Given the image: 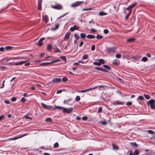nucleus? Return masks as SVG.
Returning <instances> with one entry per match:
<instances>
[{
  "instance_id": "nucleus-33",
  "label": "nucleus",
  "mask_w": 155,
  "mask_h": 155,
  "mask_svg": "<svg viewBox=\"0 0 155 155\" xmlns=\"http://www.w3.org/2000/svg\"><path fill=\"white\" fill-rule=\"evenodd\" d=\"M45 121L46 122H52V120L51 118L48 117V118H46V119L45 120Z\"/></svg>"
},
{
  "instance_id": "nucleus-34",
  "label": "nucleus",
  "mask_w": 155,
  "mask_h": 155,
  "mask_svg": "<svg viewBox=\"0 0 155 155\" xmlns=\"http://www.w3.org/2000/svg\"><path fill=\"white\" fill-rule=\"evenodd\" d=\"M55 28H51V30L53 31H54L57 29L59 27V25L58 24H56L55 25Z\"/></svg>"
},
{
  "instance_id": "nucleus-64",
  "label": "nucleus",
  "mask_w": 155,
  "mask_h": 155,
  "mask_svg": "<svg viewBox=\"0 0 155 155\" xmlns=\"http://www.w3.org/2000/svg\"><path fill=\"white\" fill-rule=\"evenodd\" d=\"M83 44H84L83 42V41H81L79 45V47H81L83 45Z\"/></svg>"
},
{
  "instance_id": "nucleus-26",
  "label": "nucleus",
  "mask_w": 155,
  "mask_h": 155,
  "mask_svg": "<svg viewBox=\"0 0 155 155\" xmlns=\"http://www.w3.org/2000/svg\"><path fill=\"white\" fill-rule=\"evenodd\" d=\"M98 14L100 16H103L106 15L107 14V13L103 12V11H101Z\"/></svg>"
},
{
  "instance_id": "nucleus-40",
  "label": "nucleus",
  "mask_w": 155,
  "mask_h": 155,
  "mask_svg": "<svg viewBox=\"0 0 155 155\" xmlns=\"http://www.w3.org/2000/svg\"><path fill=\"white\" fill-rule=\"evenodd\" d=\"M131 11H130L129 12V13L126 16L125 18V19L126 20H127L128 19L130 15L131 14Z\"/></svg>"
},
{
  "instance_id": "nucleus-24",
  "label": "nucleus",
  "mask_w": 155,
  "mask_h": 155,
  "mask_svg": "<svg viewBox=\"0 0 155 155\" xmlns=\"http://www.w3.org/2000/svg\"><path fill=\"white\" fill-rule=\"evenodd\" d=\"M113 149L114 150H118L119 149L118 147L115 144H112Z\"/></svg>"
},
{
  "instance_id": "nucleus-54",
  "label": "nucleus",
  "mask_w": 155,
  "mask_h": 155,
  "mask_svg": "<svg viewBox=\"0 0 155 155\" xmlns=\"http://www.w3.org/2000/svg\"><path fill=\"white\" fill-rule=\"evenodd\" d=\"M55 108L57 109H63H63L64 108V107H59V106H55Z\"/></svg>"
},
{
  "instance_id": "nucleus-61",
  "label": "nucleus",
  "mask_w": 155,
  "mask_h": 155,
  "mask_svg": "<svg viewBox=\"0 0 155 155\" xmlns=\"http://www.w3.org/2000/svg\"><path fill=\"white\" fill-rule=\"evenodd\" d=\"M26 101V99L24 97H22L21 99V101L25 102Z\"/></svg>"
},
{
  "instance_id": "nucleus-23",
  "label": "nucleus",
  "mask_w": 155,
  "mask_h": 155,
  "mask_svg": "<svg viewBox=\"0 0 155 155\" xmlns=\"http://www.w3.org/2000/svg\"><path fill=\"white\" fill-rule=\"evenodd\" d=\"M43 19L45 21L46 23L47 22L48 20V16L46 15H45L43 18Z\"/></svg>"
},
{
  "instance_id": "nucleus-43",
  "label": "nucleus",
  "mask_w": 155,
  "mask_h": 155,
  "mask_svg": "<svg viewBox=\"0 0 155 155\" xmlns=\"http://www.w3.org/2000/svg\"><path fill=\"white\" fill-rule=\"evenodd\" d=\"M92 9H93V8H84L82 9V11H88V10H92Z\"/></svg>"
},
{
  "instance_id": "nucleus-57",
  "label": "nucleus",
  "mask_w": 155,
  "mask_h": 155,
  "mask_svg": "<svg viewBox=\"0 0 155 155\" xmlns=\"http://www.w3.org/2000/svg\"><path fill=\"white\" fill-rule=\"evenodd\" d=\"M116 57L117 58H120L121 57V55L120 54H117L116 55Z\"/></svg>"
},
{
  "instance_id": "nucleus-6",
  "label": "nucleus",
  "mask_w": 155,
  "mask_h": 155,
  "mask_svg": "<svg viewBox=\"0 0 155 155\" xmlns=\"http://www.w3.org/2000/svg\"><path fill=\"white\" fill-rule=\"evenodd\" d=\"M79 29V27L76 25H74L73 27H71L70 30V31H71L73 32L75 30H78Z\"/></svg>"
},
{
  "instance_id": "nucleus-28",
  "label": "nucleus",
  "mask_w": 155,
  "mask_h": 155,
  "mask_svg": "<svg viewBox=\"0 0 155 155\" xmlns=\"http://www.w3.org/2000/svg\"><path fill=\"white\" fill-rule=\"evenodd\" d=\"M99 62L100 63L101 65V64H104L105 62L104 60L102 59H100L98 60Z\"/></svg>"
},
{
  "instance_id": "nucleus-12",
  "label": "nucleus",
  "mask_w": 155,
  "mask_h": 155,
  "mask_svg": "<svg viewBox=\"0 0 155 155\" xmlns=\"http://www.w3.org/2000/svg\"><path fill=\"white\" fill-rule=\"evenodd\" d=\"M41 105L45 109H51L52 107L50 106H48L45 104L43 103H41Z\"/></svg>"
},
{
  "instance_id": "nucleus-58",
  "label": "nucleus",
  "mask_w": 155,
  "mask_h": 155,
  "mask_svg": "<svg viewBox=\"0 0 155 155\" xmlns=\"http://www.w3.org/2000/svg\"><path fill=\"white\" fill-rule=\"evenodd\" d=\"M132 102H131L130 101H129V102H127L126 103V105H127L130 106V105H132Z\"/></svg>"
},
{
  "instance_id": "nucleus-29",
  "label": "nucleus",
  "mask_w": 155,
  "mask_h": 155,
  "mask_svg": "<svg viewBox=\"0 0 155 155\" xmlns=\"http://www.w3.org/2000/svg\"><path fill=\"white\" fill-rule=\"evenodd\" d=\"M12 48L13 47L12 46H6L5 47V49L7 50H8L12 49Z\"/></svg>"
},
{
  "instance_id": "nucleus-50",
  "label": "nucleus",
  "mask_w": 155,
  "mask_h": 155,
  "mask_svg": "<svg viewBox=\"0 0 155 155\" xmlns=\"http://www.w3.org/2000/svg\"><path fill=\"white\" fill-rule=\"evenodd\" d=\"M59 144L58 142L55 143L54 145V148H57L58 147Z\"/></svg>"
},
{
  "instance_id": "nucleus-21",
  "label": "nucleus",
  "mask_w": 155,
  "mask_h": 155,
  "mask_svg": "<svg viewBox=\"0 0 155 155\" xmlns=\"http://www.w3.org/2000/svg\"><path fill=\"white\" fill-rule=\"evenodd\" d=\"M135 40V39L134 38H131L127 39V41L128 42H132Z\"/></svg>"
},
{
  "instance_id": "nucleus-52",
  "label": "nucleus",
  "mask_w": 155,
  "mask_h": 155,
  "mask_svg": "<svg viewBox=\"0 0 155 155\" xmlns=\"http://www.w3.org/2000/svg\"><path fill=\"white\" fill-rule=\"evenodd\" d=\"M144 99V98L142 96H139L137 98L138 100H142Z\"/></svg>"
},
{
  "instance_id": "nucleus-3",
  "label": "nucleus",
  "mask_w": 155,
  "mask_h": 155,
  "mask_svg": "<svg viewBox=\"0 0 155 155\" xmlns=\"http://www.w3.org/2000/svg\"><path fill=\"white\" fill-rule=\"evenodd\" d=\"M84 2L82 1H76L75 2L72 4L71 6L72 8H76L80 5L81 4L84 3Z\"/></svg>"
},
{
  "instance_id": "nucleus-22",
  "label": "nucleus",
  "mask_w": 155,
  "mask_h": 155,
  "mask_svg": "<svg viewBox=\"0 0 155 155\" xmlns=\"http://www.w3.org/2000/svg\"><path fill=\"white\" fill-rule=\"evenodd\" d=\"M60 58L62 59L63 61H64L65 63H67V59L66 57L64 56H62L60 57Z\"/></svg>"
},
{
  "instance_id": "nucleus-44",
  "label": "nucleus",
  "mask_w": 155,
  "mask_h": 155,
  "mask_svg": "<svg viewBox=\"0 0 155 155\" xmlns=\"http://www.w3.org/2000/svg\"><path fill=\"white\" fill-rule=\"evenodd\" d=\"M96 38L97 39H101L103 37V36L100 35H97L96 36Z\"/></svg>"
},
{
  "instance_id": "nucleus-56",
  "label": "nucleus",
  "mask_w": 155,
  "mask_h": 155,
  "mask_svg": "<svg viewBox=\"0 0 155 155\" xmlns=\"http://www.w3.org/2000/svg\"><path fill=\"white\" fill-rule=\"evenodd\" d=\"M82 119L84 121L87 120L88 118L86 116H84L82 117Z\"/></svg>"
},
{
  "instance_id": "nucleus-16",
  "label": "nucleus",
  "mask_w": 155,
  "mask_h": 155,
  "mask_svg": "<svg viewBox=\"0 0 155 155\" xmlns=\"http://www.w3.org/2000/svg\"><path fill=\"white\" fill-rule=\"evenodd\" d=\"M124 103L121 102H114L113 103V104L114 105H124Z\"/></svg>"
},
{
  "instance_id": "nucleus-62",
  "label": "nucleus",
  "mask_w": 155,
  "mask_h": 155,
  "mask_svg": "<svg viewBox=\"0 0 155 155\" xmlns=\"http://www.w3.org/2000/svg\"><path fill=\"white\" fill-rule=\"evenodd\" d=\"M100 123L102 125H106L107 124V123L105 121H101Z\"/></svg>"
},
{
  "instance_id": "nucleus-35",
  "label": "nucleus",
  "mask_w": 155,
  "mask_h": 155,
  "mask_svg": "<svg viewBox=\"0 0 155 155\" xmlns=\"http://www.w3.org/2000/svg\"><path fill=\"white\" fill-rule=\"evenodd\" d=\"M148 60V59L145 57H143L142 59V61L143 62H146Z\"/></svg>"
},
{
  "instance_id": "nucleus-17",
  "label": "nucleus",
  "mask_w": 155,
  "mask_h": 155,
  "mask_svg": "<svg viewBox=\"0 0 155 155\" xmlns=\"http://www.w3.org/2000/svg\"><path fill=\"white\" fill-rule=\"evenodd\" d=\"M20 138L19 136V135L16 136L15 137L13 138H9L8 140H14Z\"/></svg>"
},
{
  "instance_id": "nucleus-32",
  "label": "nucleus",
  "mask_w": 155,
  "mask_h": 155,
  "mask_svg": "<svg viewBox=\"0 0 155 155\" xmlns=\"http://www.w3.org/2000/svg\"><path fill=\"white\" fill-rule=\"evenodd\" d=\"M147 132L150 134H155V132L153 130H149L147 131Z\"/></svg>"
},
{
  "instance_id": "nucleus-63",
  "label": "nucleus",
  "mask_w": 155,
  "mask_h": 155,
  "mask_svg": "<svg viewBox=\"0 0 155 155\" xmlns=\"http://www.w3.org/2000/svg\"><path fill=\"white\" fill-rule=\"evenodd\" d=\"M146 56L149 58H150L151 57V55L149 53H147L146 54Z\"/></svg>"
},
{
  "instance_id": "nucleus-36",
  "label": "nucleus",
  "mask_w": 155,
  "mask_h": 155,
  "mask_svg": "<svg viewBox=\"0 0 155 155\" xmlns=\"http://www.w3.org/2000/svg\"><path fill=\"white\" fill-rule=\"evenodd\" d=\"M74 37L75 38V39L78 40L79 38V36L77 35V34H74Z\"/></svg>"
},
{
  "instance_id": "nucleus-37",
  "label": "nucleus",
  "mask_w": 155,
  "mask_h": 155,
  "mask_svg": "<svg viewBox=\"0 0 155 155\" xmlns=\"http://www.w3.org/2000/svg\"><path fill=\"white\" fill-rule=\"evenodd\" d=\"M81 98L80 96L78 95L75 98V100L77 101H78L80 100Z\"/></svg>"
},
{
  "instance_id": "nucleus-53",
  "label": "nucleus",
  "mask_w": 155,
  "mask_h": 155,
  "mask_svg": "<svg viewBox=\"0 0 155 155\" xmlns=\"http://www.w3.org/2000/svg\"><path fill=\"white\" fill-rule=\"evenodd\" d=\"M102 108L101 107H99L98 109V112L99 113H101L102 112Z\"/></svg>"
},
{
  "instance_id": "nucleus-41",
  "label": "nucleus",
  "mask_w": 155,
  "mask_h": 155,
  "mask_svg": "<svg viewBox=\"0 0 155 155\" xmlns=\"http://www.w3.org/2000/svg\"><path fill=\"white\" fill-rule=\"evenodd\" d=\"M62 81L64 82H66L67 81L68 79L66 77H63L62 79Z\"/></svg>"
},
{
  "instance_id": "nucleus-19",
  "label": "nucleus",
  "mask_w": 155,
  "mask_h": 155,
  "mask_svg": "<svg viewBox=\"0 0 155 155\" xmlns=\"http://www.w3.org/2000/svg\"><path fill=\"white\" fill-rule=\"evenodd\" d=\"M130 145L133 147H137L138 146V145L136 143V142H130Z\"/></svg>"
},
{
  "instance_id": "nucleus-18",
  "label": "nucleus",
  "mask_w": 155,
  "mask_h": 155,
  "mask_svg": "<svg viewBox=\"0 0 155 155\" xmlns=\"http://www.w3.org/2000/svg\"><path fill=\"white\" fill-rule=\"evenodd\" d=\"M137 4V3L136 2H135L133 3L131 5H130L129 6V7L130 8V9H132V8H133Z\"/></svg>"
},
{
  "instance_id": "nucleus-48",
  "label": "nucleus",
  "mask_w": 155,
  "mask_h": 155,
  "mask_svg": "<svg viewBox=\"0 0 155 155\" xmlns=\"http://www.w3.org/2000/svg\"><path fill=\"white\" fill-rule=\"evenodd\" d=\"M28 134H19V136L20 138H21L25 136H26Z\"/></svg>"
},
{
  "instance_id": "nucleus-59",
  "label": "nucleus",
  "mask_w": 155,
  "mask_h": 155,
  "mask_svg": "<svg viewBox=\"0 0 155 155\" xmlns=\"http://www.w3.org/2000/svg\"><path fill=\"white\" fill-rule=\"evenodd\" d=\"M109 32V31L107 29H105L104 31V33L105 34H107Z\"/></svg>"
},
{
  "instance_id": "nucleus-60",
  "label": "nucleus",
  "mask_w": 155,
  "mask_h": 155,
  "mask_svg": "<svg viewBox=\"0 0 155 155\" xmlns=\"http://www.w3.org/2000/svg\"><path fill=\"white\" fill-rule=\"evenodd\" d=\"M95 45H93L92 46L91 49L92 51H94L95 49Z\"/></svg>"
},
{
  "instance_id": "nucleus-8",
  "label": "nucleus",
  "mask_w": 155,
  "mask_h": 155,
  "mask_svg": "<svg viewBox=\"0 0 155 155\" xmlns=\"http://www.w3.org/2000/svg\"><path fill=\"white\" fill-rule=\"evenodd\" d=\"M53 49L54 50L55 53H61V51L58 48L56 45H54L53 48Z\"/></svg>"
},
{
  "instance_id": "nucleus-27",
  "label": "nucleus",
  "mask_w": 155,
  "mask_h": 155,
  "mask_svg": "<svg viewBox=\"0 0 155 155\" xmlns=\"http://www.w3.org/2000/svg\"><path fill=\"white\" fill-rule=\"evenodd\" d=\"M140 151V150L138 149L135 150L134 152V155H137L139 154Z\"/></svg>"
},
{
  "instance_id": "nucleus-2",
  "label": "nucleus",
  "mask_w": 155,
  "mask_h": 155,
  "mask_svg": "<svg viewBox=\"0 0 155 155\" xmlns=\"http://www.w3.org/2000/svg\"><path fill=\"white\" fill-rule=\"evenodd\" d=\"M148 105H149L151 108L153 109L155 108V100L154 99H151L147 103Z\"/></svg>"
},
{
  "instance_id": "nucleus-49",
  "label": "nucleus",
  "mask_w": 155,
  "mask_h": 155,
  "mask_svg": "<svg viewBox=\"0 0 155 155\" xmlns=\"http://www.w3.org/2000/svg\"><path fill=\"white\" fill-rule=\"evenodd\" d=\"M88 58V55L87 54H84L83 57V59H86Z\"/></svg>"
},
{
  "instance_id": "nucleus-55",
  "label": "nucleus",
  "mask_w": 155,
  "mask_h": 155,
  "mask_svg": "<svg viewBox=\"0 0 155 155\" xmlns=\"http://www.w3.org/2000/svg\"><path fill=\"white\" fill-rule=\"evenodd\" d=\"M16 100V97H12L11 99V100L12 101H13V102H14V101H15Z\"/></svg>"
},
{
  "instance_id": "nucleus-39",
  "label": "nucleus",
  "mask_w": 155,
  "mask_h": 155,
  "mask_svg": "<svg viewBox=\"0 0 155 155\" xmlns=\"http://www.w3.org/2000/svg\"><path fill=\"white\" fill-rule=\"evenodd\" d=\"M60 61V60L58 59H57L56 60H53L50 62V64H52V63H55V62H57L59 61Z\"/></svg>"
},
{
  "instance_id": "nucleus-14",
  "label": "nucleus",
  "mask_w": 155,
  "mask_h": 155,
  "mask_svg": "<svg viewBox=\"0 0 155 155\" xmlns=\"http://www.w3.org/2000/svg\"><path fill=\"white\" fill-rule=\"evenodd\" d=\"M86 37L89 39H94L96 38V37L94 35H88Z\"/></svg>"
},
{
  "instance_id": "nucleus-31",
  "label": "nucleus",
  "mask_w": 155,
  "mask_h": 155,
  "mask_svg": "<svg viewBox=\"0 0 155 155\" xmlns=\"http://www.w3.org/2000/svg\"><path fill=\"white\" fill-rule=\"evenodd\" d=\"M139 58H140L137 56H133L132 57V59H133L134 61L137 60L139 59Z\"/></svg>"
},
{
  "instance_id": "nucleus-51",
  "label": "nucleus",
  "mask_w": 155,
  "mask_h": 155,
  "mask_svg": "<svg viewBox=\"0 0 155 155\" xmlns=\"http://www.w3.org/2000/svg\"><path fill=\"white\" fill-rule=\"evenodd\" d=\"M67 14V13H65L64 14H63L62 15H61L57 19H60L61 18L64 16L65 15H66Z\"/></svg>"
},
{
  "instance_id": "nucleus-25",
  "label": "nucleus",
  "mask_w": 155,
  "mask_h": 155,
  "mask_svg": "<svg viewBox=\"0 0 155 155\" xmlns=\"http://www.w3.org/2000/svg\"><path fill=\"white\" fill-rule=\"evenodd\" d=\"M71 100H72V99L71 98H69V99H67V100H65L64 101L63 103L64 104H68Z\"/></svg>"
},
{
  "instance_id": "nucleus-15",
  "label": "nucleus",
  "mask_w": 155,
  "mask_h": 155,
  "mask_svg": "<svg viewBox=\"0 0 155 155\" xmlns=\"http://www.w3.org/2000/svg\"><path fill=\"white\" fill-rule=\"evenodd\" d=\"M49 64H50V62H45L39 64V66H47Z\"/></svg>"
},
{
  "instance_id": "nucleus-45",
  "label": "nucleus",
  "mask_w": 155,
  "mask_h": 155,
  "mask_svg": "<svg viewBox=\"0 0 155 155\" xmlns=\"http://www.w3.org/2000/svg\"><path fill=\"white\" fill-rule=\"evenodd\" d=\"M28 61V60H26V61H19V63L20 65L22 64H25L26 62Z\"/></svg>"
},
{
  "instance_id": "nucleus-38",
  "label": "nucleus",
  "mask_w": 155,
  "mask_h": 155,
  "mask_svg": "<svg viewBox=\"0 0 155 155\" xmlns=\"http://www.w3.org/2000/svg\"><path fill=\"white\" fill-rule=\"evenodd\" d=\"M145 98L146 99H149L150 98V96L149 95L144 94H143Z\"/></svg>"
},
{
  "instance_id": "nucleus-46",
  "label": "nucleus",
  "mask_w": 155,
  "mask_h": 155,
  "mask_svg": "<svg viewBox=\"0 0 155 155\" xmlns=\"http://www.w3.org/2000/svg\"><path fill=\"white\" fill-rule=\"evenodd\" d=\"M93 64L95 65H96L98 66H100L101 65L100 63L99 62H94L93 63Z\"/></svg>"
},
{
  "instance_id": "nucleus-11",
  "label": "nucleus",
  "mask_w": 155,
  "mask_h": 155,
  "mask_svg": "<svg viewBox=\"0 0 155 155\" xmlns=\"http://www.w3.org/2000/svg\"><path fill=\"white\" fill-rule=\"evenodd\" d=\"M70 34L71 33L70 32H67L64 36V40H66L69 39L70 38Z\"/></svg>"
},
{
  "instance_id": "nucleus-1",
  "label": "nucleus",
  "mask_w": 155,
  "mask_h": 155,
  "mask_svg": "<svg viewBox=\"0 0 155 155\" xmlns=\"http://www.w3.org/2000/svg\"><path fill=\"white\" fill-rule=\"evenodd\" d=\"M51 8L54 9L61 10L63 9V7L61 4L55 3V5H51Z\"/></svg>"
},
{
  "instance_id": "nucleus-9",
  "label": "nucleus",
  "mask_w": 155,
  "mask_h": 155,
  "mask_svg": "<svg viewBox=\"0 0 155 155\" xmlns=\"http://www.w3.org/2000/svg\"><path fill=\"white\" fill-rule=\"evenodd\" d=\"M95 68L99 71H101L104 72H107L108 71L106 70V69L103 68L102 67H95Z\"/></svg>"
},
{
  "instance_id": "nucleus-47",
  "label": "nucleus",
  "mask_w": 155,
  "mask_h": 155,
  "mask_svg": "<svg viewBox=\"0 0 155 155\" xmlns=\"http://www.w3.org/2000/svg\"><path fill=\"white\" fill-rule=\"evenodd\" d=\"M43 43L42 41L39 40L38 42V45L39 46H41L42 45Z\"/></svg>"
},
{
  "instance_id": "nucleus-5",
  "label": "nucleus",
  "mask_w": 155,
  "mask_h": 155,
  "mask_svg": "<svg viewBox=\"0 0 155 155\" xmlns=\"http://www.w3.org/2000/svg\"><path fill=\"white\" fill-rule=\"evenodd\" d=\"M73 110V107H69L68 108H64L63 109V112L68 114H70L72 112Z\"/></svg>"
},
{
  "instance_id": "nucleus-10",
  "label": "nucleus",
  "mask_w": 155,
  "mask_h": 155,
  "mask_svg": "<svg viewBox=\"0 0 155 155\" xmlns=\"http://www.w3.org/2000/svg\"><path fill=\"white\" fill-rule=\"evenodd\" d=\"M42 0H38V8L39 10H41V4Z\"/></svg>"
},
{
  "instance_id": "nucleus-42",
  "label": "nucleus",
  "mask_w": 155,
  "mask_h": 155,
  "mask_svg": "<svg viewBox=\"0 0 155 155\" xmlns=\"http://www.w3.org/2000/svg\"><path fill=\"white\" fill-rule=\"evenodd\" d=\"M103 66L105 68L108 69L110 70V68L107 65H103Z\"/></svg>"
},
{
  "instance_id": "nucleus-30",
  "label": "nucleus",
  "mask_w": 155,
  "mask_h": 155,
  "mask_svg": "<svg viewBox=\"0 0 155 155\" xmlns=\"http://www.w3.org/2000/svg\"><path fill=\"white\" fill-rule=\"evenodd\" d=\"M86 36V34L84 33H81L80 34V36L81 38H84Z\"/></svg>"
},
{
  "instance_id": "nucleus-13",
  "label": "nucleus",
  "mask_w": 155,
  "mask_h": 155,
  "mask_svg": "<svg viewBox=\"0 0 155 155\" xmlns=\"http://www.w3.org/2000/svg\"><path fill=\"white\" fill-rule=\"evenodd\" d=\"M61 81V78H53L52 80V81L53 82H59Z\"/></svg>"
},
{
  "instance_id": "nucleus-7",
  "label": "nucleus",
  "mask_w": 155,
  "mask_h": 155,
  "mask_svg": "<svg viewBox=\"0 0 155 155\" xmlns=\"http://www.w3.org/2000/svg\"><path fill=\"white\" fill-rule=\"evenodd\" d=\"M120 64V61L117 59H115L112 62V64L114 65H119Z\"/></svg>"
},
{
  "instance_id": "nucleus-4",
  "label": "nucleus",
  "mask_w": 155,
  "mask_h": 155,
  "mask_svg": "<svg viewBox=\"0 0 155 155\" xmlns=\"http://www.w3.org/2000/svg\"><path fill=\"white\" fill-rule=\"evenodd\" d=\"M116 50V48L114 47H113L111 48L110 47H107L106 51L109 53H113Z\"/></svg>"
},
{
  "instance_id": "nucleus-20",
  "label": "nucleus",
  "mask_w": 155,
  "mask_h": 155,
  "mask_svg": "<svg viewBox=\"0 0 155 155\" xmlns=\"http://www.w3.org/2000/svg\"><path fill=\"white\" fill-rule=\"evenodd\" d=\"M52 48V46L51 44H48L47 48V49L49 51H51Z\"/></svg>"
}]
</instances>
